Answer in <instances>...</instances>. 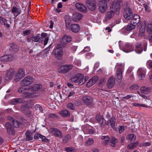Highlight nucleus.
I'll list each match as a JSON object with an SVG mask.
<instances>
[{
	"label": "nucleus",
	"mask_w": 152,
	"mask_h": 152,
	"mask_svg": "<svg viewBox=\"0 0 152 152\" xmlns=\"http://www.w3.org/2000/svg\"><path fill=\"white\" fill-rule=\"evenodd\" d=\"M145 27H142L140 29L139 36L141 37L145 36Z\"/></svg>",
	"instance_id": "obj_40"
},
{
	"label": "nucleus",
	"mask_w": 152,
	"mask_h": 152,
	"mask_svg": "<svg viewBox=\"0 0 152 152\" xmlns=\"http://www.w3.org/2000/svg\"><path fill=\"white\" fill-rule=\"evenodd\" d=\"M86 3L89 10L93 11L96 9V2L95 0H87Z\"/></svg>",
	"instance_id": "obj_9"
},
{
	"label": "nucleus",
	"mask_w": 152,
	"mask_h": 152,
	"mask_svg": "<svg viewBox=\"0 0 152 152\" xmlns=\"http://www.w3.org/2000/svg\"><path fill=\"white\" fill-rule=\"evenodd\" d=\"M95 118L96 121L100 124V126L102 128L103 127L105 124L103 123L104 119L103 115H101L99 114H98L96 115Z\"/></svg>",
	"instance_id": "obj_18"
},
{
	"label": "nucleus",
	"mask_w": 152,
	"mask_h": 152,
	"mask_svg": "<svg viewBox=\"0 0 152 152\" xmlns=\"http://www.w3.org/2000/svg\"><path fill=\"white\" fill-rule=\"evenodd\" d=\"M42 86L41 85L38 84H35L33 86H32L29 87L31 90L34 91V92L38 91L42 88Z\"/></svg>",
	"instance_id": "obj_29"
},
{
	"label": "nucleus",
	"mask_w": 152,
	"mask_h": 152,
	"mask_svg": "<svg viewBox=\"0 0 152 152\" xmlns=\"http://www.w3.org/2000/svg\"><path fill=\"white\" fill-rule=\"evenodd\" d=\"M39 136H40V138L42 139V141L44 142L46 141L47 139L45 136H43L41 134Z\"/></svg>",
	"instance_id": "obj_62"
},
{
	"label": "nucleus",
	"mask_w": 152,
	"mask_h": 152,
	"mask_svg": "<svg viewBox=\"0 0 152 152\" xmlns=\"http://www.w3.org/2000/svg\"><path fill=\"white\" fill-rule=\"evenodd\" d=\"M0 23L2 24L5 26L9 28L10 25L7 23V20L0 16Z\"/></svg>",
	"instance_id": "obj_35"
},
{
	"label": "nucleus",
	"mask_w": 152,
	"mask_h": 152,
	"mask_svg": "<svg viewBox=\"0 0 152 152\" xmlns=\"http://www.w3.org/2000/svg\"><path fill=\"white\" fill-rule=\"evenodd\" d=\"M82 100L84 102L87 104H90L93 102V99L89 96H85L82 97Z\"/></svg>",
	"instance_id": "obj_22"
},
{
	"label": "nucleus",
	"mask_w": 152,
	"mask_h": 152,
	"mask_svg": "<svg viewBox=\"0 0 152 152\" xmlns=\"http://www.w3.org/2000/svg\"><path fill=\"white\" fill-rule=\"evenodd\" d=\"M11 12L12 13H15L14 14V15L16 17L18 16V15L20 14L21 12V11L20 10L15 7H13L12 10Z\"/></svg>",
	"instance_id": "obj_33"
},
{
	"label": "nucleus",
	"mask_w": 152,
	"mask_h": 152,
	"mask_svg": "<svg viewBox=\"0 0 152 152\" xmlns=\"http://www.w3.org/2000/svg\"><path fill=\"white\" fill-rule=\"evenodd\" d=\"M102 142L106 145L109 142V138L107 136H103L101 137Z\"/></svg>",
	"instance_id": "obj_39"
},
{
	"label": "nucleus",
	"mask_w": 152,
	"mask_h": 152,
	"mask_svg": "<svg viewBox=\"0 0 152 152\" xmlns=\"http://www.w3.org/2000/svg\"><path fill=\"white\" fill-rule=\"evenodd\" d=\"M110 11L108 12L106 15V19H110L114 15L115 13L116 12L114 11L113 9H110Z\"/></svg>",
	"instance_id": "obj_32"
},
{
	"label": "nucleus",
	"mask_w": 152,
	"mask_h": 152,
	"mask_svg": "<svg viewBox=\"0 0 152 152\" xmlns=\"http://www.w3.org/2000/svg\"><path fill=\"white\" fill-rule=\"evenodd\" d=\"M79 75L77 74L76 75L73 76L70 78V81L72 82L77 83V78L79 77Z\"/></svg>",
	"instance_id": "obj_42"
},
{
	"label": "nucleus",
	"mask_w": 152,
	"mask_h": 152,
	"mask_svg": "<svg viewBox=\"0 0 152 152\" xmlns=\"http://www.w3.org/2000/svg\"><path fill=\"white\" fill-rule=\"evenodd\" d=\"M145 71L141 68H139L137 71L138 78L140 80H143L145 77Z\"/></svg>",
	"instance_id": "obj_24"
},
{
	"label": "nucleus",
	"mask_w": 152,
	"mask_h": 152,
	"mask_svg": "<svg viewBox=\"0 0 152 152\" xmlns=\"http://www.w3.org/2000/svg\"><path fill=\"white\" fill-rule=\"evenodd\" d=\"M122 3V0H113L110 6V9H113L114 11L117 12L120 9Z\"/></svg>",
	"instance_id": "obj_3"
},
{
	"label": "nucleus",
	"mask_w": 152,
	"mask_h": 152,
	"mask_svg": "<svg viewBox=\"0 0 152 152\" xmlns=\"http://www.w3.org/2000/svg\"><path fill=\"white\" fill-rule=\"evenodd\" d=\"M34 81V78L30 76L25 77L22 80L21 84L22 86H26L31 85Z\"/></svg>",
	"instance_id": "obj_6"
},
{
	"label": "nucleus",
	"mask_w": 152,
	"mask_h": 152,
	"mask_svg": "<svg viewBox=\"0 0 152 152\" xmlns=\"http://www.w3.org/2000/svg\"><path fill=\"white\" fill-rule=\"evenodd\" d=\"M124 129V127L123 126H120L118 127V131L119 133L121 134Z\"/></svg>",
	"instance_id": "obj_59"
},
{
	"label": "nucleus",
	"mask_w": 152,
	"mask_h": 152,
	"mask_svg": "<svg viewBox=\"0 0 152 152\" xmlns=\"http://www.w3.org/2000/svg\"><path fill=\"white\" fill-rule=\"evenodd\" d=\"M25 71L23 69H20L15 75V80L16 81L18 80V79L22 78L25 75Z\"/></svg>",
	"instance_id": "obj_17"
},
{
	"label": "nucleus",
	"mask_w": 152,
	"mask_h": 152,
	"mask_svg": "<svg viewBox=\"0 0 152 152\" xmlns=\"http://www.w3.org/2000/svg\"><path fill=\"white\" fill-rule=\"evenodd\" d=\"M109 121L111 127L114 131H116L117 129L115 127V122L114 119L113 118H111L110 119Z\"/></svg>",
	"instance_id": "obj_44"
},
{
	"label": "nucleus",
	"mask_w": 152,
	"mask_h": 152,
	"mask_svg": "<svg viewBox=\"0 0 152 152\" xmlns=\"http://www.w3.org/2000/svg\"><path fill=\"white\" fill-rule=\"evenodd\" d=\"M27 88H25L24 87H22L19 88L18 89V91L19 93L23 94H24L25 92L27 90Z\"/></svg>",
	"instance_id": "obj_46"
},
{
	"label": "nucleus",
	"mask_w": 152,
	"mask_h": 152,
	"mask_svg": "<svg viewBox=\"0 0 152 152\" xmlns=\"http://www.w3.org/2000/svg\"><path fill=\"white\" fill-rule=\"evenodd\" d=\"M94 142L92 138L89 139L86 142V144L88 145H90L92 144Z\"/></svg>",
	"instance_id": "obj_51"
},
{
	"label": "nucleus",
	"mask_w": 152,
	"mask_h": 152,
	"mask_svg": "<svg viewBox=\"0 0 152 152\" xmlns=\"http://www.w3.org/2000/svg\"><path fill=\"white\" fill-rule=\"evenodd\" d=\"M135 107H137L141 106L145 107H147L148 106L145 104H141L139 103H134L132 104Z\"/></svg>",
	"instance_id": "obj_49"
},
{
	"label": "nucleus",
	"mask_w": 152,
	"mask_h": 152,
	"mask_svg": "<svg viewBox=\"0 0 152 152\" xmlns=\"http://www.w3.org/2000/svg\"><path fill=\"white\" fill-rule=\"evenodd\" d=\"M66 27L68 28H69L72 32L77 33L80 31V27L78 24H72L69 26L70 23L67 22L66 21Z\"/></svg>",
	"instance_id": "obj_5"
},
{
	"label": "nucleus",
	"mask_w": 152,
	"mask_h": 152,
	"mask_svg": "<svg viewBox=\"0 0 152 152\" xmlns=\"http://www.w3.org/2000/svg\"><path fill=\"white\" fill-rule=\"evenodd\" d=\"M26 136L28 140L30 141L33 139V137L31 133L29 131H27L26 133Z\"/></svg>",
	"instance_id": "obj_43"
},
{
	"label": "nucleus",
	"mask_w": 152,
	"mask_h": 152,
	"mask_svg": "<svg viewBox=\"0 0 152 152\" xmlns=\"http://www.w3.org/2000/svg\"><path fill=\"white\" fill-rule=\"evenodd\" d=\"M27 109V111L26 112V113H24V114L28 116H30L31 115V112L29 109Z\"/></svg>",
	"instance_id": "obj_61"
},
{
	"label": "nucleus",
	"mask_w": 152,
	"mask_h": 152,
	"mask_svg": "<svg viewBox=\"0 0 152 152\" xmlns=\"http://www.w3.org/2000/svg\"><path fill=\"white\" fill-rule=\"evenodd\" d=\"M118 142V140L115 137H112L111 140V145L112 146H115V144Z\"/></svg>",
	"instance_id": "obj_45"
},
{
	"label": "nucleus",
	"mask_w": 152,
	"mask_h": 152,
	"mask_svg": "<svg viewBox=\"0 0 152 152\" xmlns=\"http://www.w3.org/2000/svg\"><path fill=\"white\" fill-rule=\"evenodd\" d=\"M72 39H60V42L61 44V46H64L66 44L72 41Z\"/></svg>",
	"instance_id": "obj_26"
},
{
	"label": "nucleus",
	"mask_w": 152,
	"mask_h": 152,
	"mask_svg": "<svg viewBox=\"0 0 152 152\" xmlns=\"http://www.w3.org/2000/svg\"><path fill=\"white\" fill-rule=\"evenodd\" d=\"M138 88V85L136 84L133 85L130 87V89L132 90H136Z\"/></svg>",
	"instance_id": "obj_57"
},
{
	"label": "nucleus",
	"mask_w": 152,
	"mask_h": 152,
	"mask_svg": "<svg viewBox=\"0 0 152 152\" xmlns=\"http://www.w3.org/2000/svg\"><path fill=\"white\" fill-rule=\"evenodd\" d=\"M27 109H29L26 106L23 105L21 106L20 110L23 113H26V112L27 111Z\"/></svg>",
	"instance_id": "obj_48"
},
{
	"label": "nucleus",
	"mask_w": 152,
	"mask_h": 152,
	"mask_svg": "<svg viewBox=\"0 0 152 152\" xmlns=\"http://www.w3.org/2000/svg\"><path fill=\"white\" fill-rule=\"evenodd\" d=\"M134 50V47L133 45L129 43H125L123 47V51L126 53L131 52Z\"/></svg>",
	"instance_id": "obj_14"
},
{
	"label": "nucleus",
	"mask_w": 152,
	"mask_h": 152,
	"mask_svg": "<svg viewBox=\"0 0 152 152\" xmlns=\"http://www.w3.org/2000/svg\"><path fill=\"white\" fill-rule=\"evenodd\" d=\"M122 70L121 68L118 69L116 72L117 78L118 80H121L122 78Z\"/></svg>",
	"instance_id": "obj_34"
},
{
	"label": "nucleus",
	"mask_w": 152,
	"mask_h": 152,
	"mask_svg": "<svg viewBox=\"0 0 152 152\" xmlns=\"http://www.w3.org/2000/svg\"><path fill=\"white\" fill-rule=\"evenodd\" d=\"M151 88L150 87L143 86L140 88V91L142 94H147L151 92Z\"/></svg>",
	"instance_id": "obj_27"
},
{
	"label": "nucleus",
	"mask_w": 152,
	"mask_h": 152,
	"mask_svg": "<svg viewBox=\"0 0 152 152\" xmlns=\"http://www.w3.org/2000/svg\"><path fill=\"white\" fill-rule=\"evenodd\" d=\"M141 145L142 146H149L151 145V143L149 142H142L141 143Z\"/></svg>",
	"instance_id": "obj_56"
},
{
	"label": "nucleus",
	"mask_w": 152,
	"mask_h": 152,
	"mask_svg": "<svg viewBox=\"0 0 152 152\" xmlns=\"http://www.w3.org/2000/svg\"><path fill=\"white\" fill-rule=\"evenodd\" d=\"M115 80L113 76L111 77L108 79L107 83V86L109 88H111L115 85Z\"/></svg>",
	"instance_id": "obj_20"
},
{
	"label": "nucleus",
	"mask_w": 152,
	"mask_h": 152,
	"mask_svg": "<svg viewBox=\"0 0 152 152\" xmlns=\"http://www.w3.org/2000/svg\"><path fill=\"white\" fill-rule=\"evenodd\" d=\"M10 50L13 53H17L19 49V47L17 45L14 43L10 44Z\"/></svg>",
	"instance_id": "obj_21"
},
{
	"label": "nucleus",
	"mask_w": 152,
	"mask_h": 152,
	"mask_svg": "<svg viewBox=\"0 0 152 152\" xmlns=\"http://www.w3.org/2000/svg\"><path fill=\"white\" fill-rule=\"evenodd\" d=\"M124 16L127 20H129L132 17L133 14L131 9L129 7L126 8L124 11Z\"/></svg>",
	"instance_id": "obj_10"
},
{
	"label": "nucleus",
	"mask_w": 152,
	"mask_h": 152,
	"mask_svg": "<svg viewBox=\"0 0 152 152\" xmlns=\"http://www.w3.org/2000/svg\"><path fill=\"white\" fill-rule=\"evenodd\" d=\"M7 133L10 135H13L15 134V131L11 124L9 122H7L5 124Z\"/></svg>",
	"instance_id": "obj_13"
},
{
	"label": "nucleus",
	"mask_w": 152,
	"mask_h": 152,
	"mask_svg": "<svg viewBox=\"0 0 152 152\" xmlns=\"http://www.w3.org/2000/svg\"><path fill=\"white\" fill-rule=\"evenodd\" d=\"M65 151L67 152H74L75 149L74 148L72 147H69L66 148H65Z\"/></svg>",
	"instance_id": "obj_52"
},
{
	"label": "nucleus",
	"mask_w": 152,
	"mask_h": 152,
	"mask_svg": "<svg viewBox=\"0 0 152 152\" xmlns=\"http://www.w3.org/2000/svg\"><path fill=\"white\" fill-rule=\"evenodd\" d=\"M41 36L42 37H45V38H48L50 37L48 35V34L45 33H42L41 34Z\"/></svg>",
	"instance_id": "obj_63"
},
{
	"label": "nucleus",
	"mask_w": 152,
	"mask_h": 152,
	"mask_svg": "<svg viewBox=\"0 0 152 152\" xmlns=\"http://www.w3.org/2000/svg\"><path fill=\"white\" fill-rule=\"evenodd\" d=\"M98 6L99 12L103 13L105 12L108 7L107 4L106 3H102L99 2Z\"/></svg>",
	"instance_id": "obj_16"
},
{
	"label": "nucleus",
	"mask_w": 152,
	"mask_h": 152,
	"mask_svg": "<svg viewBox=\"0 0 152 152\" xmlns=\"http://www.w3.org/2000/svg\"><path fill=\"white\" fill-rule=\"evenodd\" d=\"M70 138V136L69 134H67L66 135L65 138L63 139L62 141L63 143H65L68 142Z\"/></svg>",
	"instance_id": "obj_47"
},
{
	"label": "nucleus",
	"mask_w": 152,
	"mask_h": 152,
	"mask_svg": "<svg viewBox=\"0 0 152 152\" xmlns=\"http://www.w3.org/2000/svg\"><path fill=\"white\" fill-rule=\"evenodd\" d=\"M60 114L62 117H66L69 115L70 113L67 110H64L61 112Z\"/></svg>",
	"instance_id": "obj_36"
},
{
	"label": "nucleus",
	"mask_w": 152,
	"mask_h": 152,
	"mask_svg": "<svg viewBox=\"0 0 152 152\" xmlns=\"http://www.w3.org/2000/svg\"><path fill=\"white\" fill-rule=\"evenodd\" d=\"M140 16L138 15L134 14L133 19L131 21L132 23H133L135 25L138 24L140 21Z\"/></svg>",
	"instance_id": "obj_31"
},
{
	"label": "nucleus",
	"mask_w": 152,
	"mask_h": 152,
	"mask_svg": "<svg viewBox=\"0 0 152 152\" xmlns=\"http://www.w3.org/2000/svg\"><path fill=\"white\" fill-rule=\"evenodd\" d=\"M98 79V77L96 76L93 77L87 83L86 86L87 87H90L94 84Z\"/></svg>",
	"instance_id": "obj_19"
},
{
	"label": "nucleus",
	"mask_w": 152,
	"mask_h": 152,
	"mask_svg": "<svg viewBox=\"0 0 152 152\" xmlns=\"http://www.w3.org/2000/svg\"><path fill=\"white\" fill-rule=\"evenodd\" d=\"M14 59V57L11 55H5L0 58L1 61L3 63L12 61Z\"/></svg>",
	"instance_id": "obj_15"
},
{
	"label": "nucleus",
	"mask_w": 152,
	"mask_h": 152,
	"mask_svg": "<svg viewBox=\"0 0 152 152\" xmlns=\"http://www.w3.org/2000/svg\"><path fill=\"white\" fill-rule=\"evenodd\" d=\"M135 48L134 50L137 53H140L143 50L145 51L146 50L147 44L145 42L138 41L135 44Z\"/></svg>",
	"instance_id": "obj_1"
},
{
	"label": "nucleus",
	"mask_w": 152,
	"mask_h": 152,
	"mask_svg": "<svg viewBox=\"0 0 152 152\" xmlns=\"http://www.w3.org/2000/svg\"><path fill=\"white\" fill-rule=\"evenodd\" d=\"M7 73L4 76V79L5 80L9 81L12 78L15 73V72L13 68L7 70Z\"/></svg>",
	"instance_id": "obj_8"
},
{
	"label": "nucleus",
	"mask_w": 152,
	"mask_h": 152,
	"mask_svg": "<svg viewBox=\"0 0 152 152\" xmlns=\"http://www.w3.org/2000/svg\"><path fill=\"white\" fill-rule=\"evenodd\" d=\"M146 31L149 34V37L152 38V24H149L146 26Z\"/></svg>",
	"instance_id": "obj_30"
},
{
	"label": "nucleus",
	"mask_w": 152,
	"mask_h": 152,
	"mask_svg": "<svg viewBox=\"0 0 152 152\" xmlns=\"http://www.w3.org/2000/svg\"><path fill=\"white\" fill-rule=\"evenodd\" d=\"M73 66L72 64L64 65L60 67L58 69V71L60 73H66L72 69Z\"/></svg>",
	"instance_id": "obj_4"
},
{
	"label": "nucleus",
	"mask_w": 152,
	"mask_h": 152,
	"mask_svg": "<svg viewBox=\"0 0 152 152\" xmlns=\"http://www.w3.org/2000/svg\"><path fill=\"white\" fill-rule=\"evenodd\" d=\"M136 139V136L135 135L133 134H131L127 135L126 139L127 140H129L130 141H134Z\"/></svg>",
	"instance_id": "obj_37"
},
{
	"label": "nucleus",
	"mask_w": 152,
	"mask_h": 152,
	"mask_svg": "<svg viewBox=\"0 0 152 152\" xmlns=\"http://www.w3.org/2000/svg\"><path fill=\"white\" fill-rule=\"evenodd\" d=\"M31 33L30 30H26L23 31V34L24 36L29 35Z\"/></svg>",
	"instance_id": "obj_58"
},
{
	"label": "nucleus",
	"mask_w": 152,
	"mask_h": 152,
	"mask_svg": "<svg viewBox=\"0 0 152 152\" xmlns=\"http://www.w3.org/2000/svg\"><path fill=\"white\" fill-rule=\"evenodd\" d=\"M75 6L78 10L83 12L86 13L87 11L86 6L82 3L76 2L75 4Z\"/></svg>",
	"instance_id": "obj_12"
},
{
	"label": "nucleus",
	"mask_w": 152,
	"mask_h": 152,
	"mask_svg": "<svg viewBox=\"0 0 152 152\" xmlns=\"http://www.w3.org/2000/svg\"><path fill=\"white\" fill-rule=\"evenodd\" d=\"M15 128H18L19 127L20 125V123L17 121L14 120L12 122Z\"/></svg>",
	"instance_id": "obj_53"
},
{
	"label": "nucleus",
	"mask_w": 152,
	"mask_h": 152,
	"mask_svg": "<svg viewBox=\"0 0 152 152\" xmlns=\"http://www.w3.org/2000/svg\"><path fill=\"white\" fill-rule=\"evenodd\" d=\"M77 140L79 143H82L83 142V138L81 135H79L78 136Z\"/></svg>",
	"instance_id": "obj_55"
},
{
	"label": "nucleus",
	"mask_w": 152,
	"mask_h": 152,
	"mask_svg": "<svg viewBox=\"0 0 152 152\" xmlns=\"http://www.w3.org/2000/svg\"><path fill=\"white\" fill-rule=\"evenodd\" d=\"M27 90L23 95V96L24 98H34L37 96V93L34 92L29 88H27Z\"/></svg>",
	"instance_id": "obj_7"
},
{
	"label": "nucleus",
	"mask_w": 152,
	"mask_h": 152,
	"mask_svg": "<svg viewBox=\"0 0 152 152\" xmlns=\"http://www.w3.org/2000/svg\"><path fill=\"white\" fill-rule=\"evenodd\" d=\"M67 107L68 108L71 110H74L75 109V107L73 104L71 103H69L67 104Z\"/></svg>",
	"instance_id": "obj_54"
},
{
	"label": "nucleus",
	"mask_w": 152,
	"mask_h": 152,
	"mask_svg": "<svg viewBox=\"0 0 152 152\" xmlns=\"http://www.w3.org/2000/svg\"><path fill=\"white\" fill-rule=\"evenodd\" d=\"M63 50L62 47L59 44H57L56 48H55L53 51V54L57 59H61L63 55Z\"/></svg>",
	"instance_id": "obj_2"
},
{
	"label": "nucleus",
	"mask_w": 152,
	"mask_h": 152,
	"mask_svg": "<svg viewBox=\"0 0 152 152\" xmlns=\"http://www.w3.org/2000/svg\"><path fill=\"white\" fill-rule=\"evenodd\" d=\"M75 94V92L73 91H70L69 93V94L68 96V98L69 99V97H70L71 96H73Z\"/></svg>",
	"instance_id": "obj_60"
},
{
	"label": "nucleus",
	"mask_w": 152,
	"mask_h": 152,
	"mask_svg": "<svg viewBox=\"0 0 152 152\" xmlns=\"http://www.w3.org/2000/svg\"><path fill=\"white\" fill-rule=\"evenodd\" d=\"M135 27V24L133 25L132 23L128 24L126 28V30L128 31H130L133 30Z\"/></svg>",
	"instance_id": "obj_41"
},
{
	"label": "nucleus",
	"mask_w": 152,
	"mask_h": 152,
	"mask_svg": "<svg viewBox=\"0 0 152 152\" xmlns=\"http://www.w3.org/2000/svg\"><path fill=\"white\" fill-rule=\"evenodd\" d=\"M48 117L49 118L54 119L56 118H58V115L52 113H49L48 114Z\"/></svg>",
	"instance_id": "obj_50"
},
{
	"label": "nucleus",
	"mask_w": 152,
	"mask_h": 152,
	"mask_svg": "<svg viewBox=\"0 0 152 152\" xmlns=\"http://www.w3.org/2000/svg\"><path fill=\"white\" fill-rule=\"evenodd\" d=\"M50 132L56 137L61 138L63 137L62 133L59 130L56 128H51L50 129Z\"/></svg>",
	"instance_id": "obj_11"
},
{
	"label": "nucleus",
	"mask_w": 152,
	"mask_h": 152,
	"mask_svg": "<svg viewBox=\"0 0 152 152\" xmlns=\"http://www.w3.org/2000/svg\"><path fill=\"white\" fill-rule=\"evenodd\" d=\"M82 16L79 13H75L73 15V20L75 21H77L82 19Z\"/></svg>",
	"instance_id": "obj_28"
},
{
	"label": "nucleus",
	"mask_w": 152,
	"mask_h": 152,
	"mask_svg": "<svg viewBox=\"0 0 152 152\" xmlns=\"http://www.w3.org/2000/svg\"><path fill=\"white\" fill-rule=\"evenodd\" d=\"M110 0H99V2L102 3H107L110 1Z\"/></svg>",
	"instance_id": "obj_64"
},
{
	"label": "nucleus",
	"mask_w": 152,
	"mask_h": 152,
	"mask_svg": "<svg viewBox=\"0 0 152 152\" xmlns=\"http://www.w3.org/2000/svg\"><path fill=\"white\" fill-rule=\"evenodd\" d=\"M25 102L24 99L22 98H17L12 99L11 102L12 104H16L18 103H21Z\"/></svg>",
	"instance_id": "obj_25"
},
{
	"label": "nucleus",
	"mask_w": 152,
	"mask_h": 152,
	"mask_svg": "<svg viewBox=\"0 0 152 152\" xmlns=\"http://www.w3.org/2000/svg\"><path fill=\"white\" fill-rule=\"evenodd\" d=\"M139 143V142H136L132 144L128 145L127 146V148L130 150L133 149L135 148L138 145Z\"/></svg>",
	"instance_id": "obj_38"
},
{
	"label": "nucleus",
	"mask_w": 152,
	"mask_h": 152,
	"mask_svg": "<svg viewBox=\"0 0 152 152\" xmlns=\"http://www.w3.org/2000/svg\"><path fill=\"white\" fill-rule=\"evenodd\" d=\"M78 75H79V77H77V83H78V84L79 85H82L86 82V80L84 79L83 75L79 73Z\"/></svg>",
	"instance_id": "obj_23"
}]
</instances>
